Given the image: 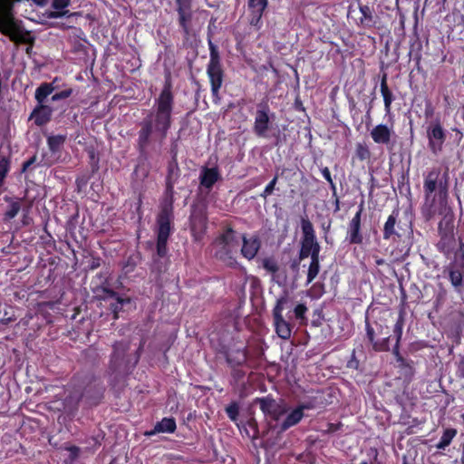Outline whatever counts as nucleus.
Masks as SVG:
<instances>
[{"instance_id":"1","label":"nucleus","mask_w":464,"mask_h":464,"mask_svg":"<svg viewBox=\"0 0 464 464\" xmlns=\"http://www.w3.org/2000/svg\"><path fill=\"white\" fill-rule=\"evenodd\" d=\"M173 97L169 87L166 86L155 102V111L151 112L144 121L139 133V143L145 146L150 136L155 134L164 138L170 126Z\"/></svg>"},{"instance_id":"2","label":"nucleus","mask_w":464,"mask_h":464,"mask_svg":"<svg viewBox=\"0 0 464 464\" xmlns=\"http://www.w3.org/2000/svg\"><path fill=\"white\" fill-rule=\"evenodd\" d=\"M440 177V169H432L424 178V207L430 215L440 213L446 204L447 188Z\"/></svg>"},{"instance_id":"3","label":"nucleus","mask_w":464,"mask_h":464,"mask_svg":"<svg viewBox=\"0 0 464 464\" xmlns=\"http://www.w3.org/2000/svg\"><path fill=\"white\" fill-rule=\"evenodd\" d=\"M218 247L216 256L226 263L227 266H233L237 262L233 254L237 252L239 242L236 233L232 229H227L225 233L215 241Z\"/></svg>"},{"instance_id":"4","label":"nucleus","mask_w":464,"mask_h":464,"mask_svg":"<svg viewBox=\"0 0 464 464\" xmlns=\"http://www.w3.org/2000/svg\"><path fill=\"white\" fill-rule=\"evenodd\" d=\"M172 218V205L166 203L158 217V254L163 256L166 254V244L170 234V221Z\"/></svg>"},{"instance_id":"5","label":"nucleus","mask_w":464,"mask_h":464,"mask_svg":"<svg viewBox=\"0 0 464 464\" xmlns=\"http://www.w3.org/2000/svg\"><path fill=\"white\" fill-rule=\"evenodd\" d=\"M286 297L278 298L276 301V304L273 309V316H274V324L276 328V332L277 335L284 339L287 340L291 337L292 328L290 324L285 321L283 317V310L284 305L286 303Z\"/></svg>"},{"instance_id":"6","label":"nucleus","mask_w":464,"mask_h":464,"mask_svg":"<svg viewBox=\"0 0 464 464\" xmlns=\"http://www.w3.org/2000/svg\"><path fill=\"white\" fill-rule=\"evenodd\" d=\"M208 74L211 82V90L217 95L222 84V71L218 54L211 50L210 61L208 66Z\"/></svg>"},{"instance_id":"7","label":"nucleus","mask_w":464,"mask_h":464,"mask_svg":"<svg viewBox=\"0 0 464 464\" xmlns=\"http://www.w3.org/2000/svg\"><path fill=\"white\" fill-rule=\"evenodd\" d=\"M428 139L430 150L434 154L439 153L445 140V133L440 123L433 124L428 129Z\"/></svg>"},{"instance_id":"8","label":"nucleus","mask_w":464,"mask_h":464,"mask_svg":"<svg viewBox=\"0 0 464 464\" xmlns=\"http://www.w3.org/2000/svg\"><path fill=\"white\" fill-rule=\"evenodd\" d=\"M371 137L377 144L389 145L395 137V131L392 126L378 124L371 130Z\"/></svg>"},{"instance_id":"9","label":"nucleus","mask_w":464,"mask_h":464,"mask_svg":"<svg viewBox=\"0 0 464 464\" xmlns=\"http://www.w3.org/2000/svg\"><path fill=\"white\" fill-rule=\"evenodd\" d=\"M362 204L360 205L358 211L352 218L349 224L348 235L349 241L353 244H361L362 241V237L360 233L361 229V217L362 213Z\"/></svg>"},{"instance_id":"10","label":"nucleus","mask_w":464,"mask_h":464,"mask_svg":"<svg viewBox=\"0 0 464 464\" xmlns=\"http://www.w3.org/2000/svg\"><path fill=\"white\" fill-rule=\"evenodd\" d=\"M242 242H243V245L241 247L242 256L248 260L253 259L256 256V254L260 248V241H259L258 237H254V236L250 237H246V236H243Z\"/></svg>"},{"instance_id":"11","label":"nucleus","mask_w":464,"mask_h":464,"mask_svg":"<svg viewBox=\"0 0 464 464\" xmlns=\"http://www.w3.org/2000/svg\"><path fill=\"white\" fill-rule=\"evenodd\" d=\"M269 116L268 109L264 106L257 110L255 118V131L258 136H264L268 130Z\"/></svg>"},{"instance_id":"12","label":"nucleus","mask_w":464,"mask_h":464,"mask_svg":"<svg viewBox=\"0 0 464 464\" xmlns=\"http://www.w3.org/2000/svg\"><path fill=\"white\" fill-rule=\"evenodd\" d=\"M320 252V246L317 243L315 237H303L300 257L305 258L311 256L312 257H318Z\"/></svg>"},{"instance_id":"13","label":"nucleus","mask_w":464,"mask_h":464,"mask_svg":"<svg viewBox=\"0 0 464 464\" xmlns=\"http://www.w3.org/2000/svg\"><path fill=\"white\" fill-rule=\"evenodd\" d=\"M176 427V421L173 418H163L156 423L153 430L146 431L145 436L150 437L157 433H173Z\"/></svg>"},{"instance_id":"14","label":"nucleus","mask_w":464,"mask_h":464,"mask_svg":"<svg viewBox=\"0 0 464 464\" xmlns=\"http://www.w3.org/2000/svg\"><path fill=\"white\" fill-rule=\"evenodd\" d=\"M52 113L53 110L51 107L40 103V105L34 110L31 118L34 120L37 125L41 126L50 121Z\"/></svg>"},{"instance_id":"15","label":"nucleus","mask_w":464,"mask_h":464,"mask_svg":"<svg viewBox=\"0 0 464 464\" xmlns=\"http://www.w3.org/2000/svg\"><path fill=\"white\" fill-rule=\"evenodd\" d=\"M305 406H300L287 413L285 420L281 424V429L285 430L288 428L297 424L304 416V410Z\"/></svg>"},{"instance_id":"16","label":"nucleus","mask_w":464,"mask_h":464,"mask_svg":"<svg viewBox=\"0 0 464 464\" xmlns=\"http://www.w3.org/2000/svg\"><path fill=\"white\" fill-rule=\"evenodd\" d=\"M17 30V24L9 12L0 14V31L5 34H12Z\"/></svg>"},{"instance_id":"17","label":"nucleus","mask_w":464,"mask_h":464,"mask_svg":"<svg viewBox=\"0 0 464 464\" xmlns=\"http://www.w3.org/2000/svg\"><path fill=\"white\" fill-rule=\"evenodd\" d=\"M219 179L218 170L215 168H205L202 169L200 174V184L210 188Z\"/></svg>"},{"instance_id":"18","label":"nucleus","mask_w":464,"mask_h":464,"mask_svg":"<svg viewBox=\"0 0 464 464\" xmlns=\"http://www.w3.org/2000/svg\"><path fill=\"white\" fill-rule=\"evenodd\" d=\"M207 227L204 215H193L191 218V230L196 240H200Z\"/></svg>"},{"instance_id":"19","label":"nucleus","mask_w":464,"mask_h":464,"mask_svg":"<svg viewBox=\"0 0 464 464\" xmlns=\"http://www.w3.org/2000/svg\"><path fill=\"white\" fill-rule=\"evenodd\" d=\"M179 25L182 27L186 34H189L192 21V9L178 10Z\"/></svg>"},{"instance_id":"20","label":"nucleus","mask_w":464,"mask_h":464,"mask_svg":"<svg viewBox=\"0 0 464 464\" xmlns=\"http://www.w3.org/2000/svg\"><path fill=\"white\" fill-rule=\"evenodd\" d=\"M398 212L390 215L384 224L383 238L386 240L391 239L393 236L397 235L395 225L397 223Z\"/></svg>"},{"instance_id":"21","label":"nucleus","mask_w":464,"mask_h":464,"mask_svg":"<svg viewBox=\"0 0 464 464\" xmlns=\"http://www.w3.org/2000/svg\"><path fill=\"white\" fill-rule=\"evenodd\" d=\"M70 4V0H53V7L56 10L49 14L50 18H59L68 14V10H64Z\"/></svg>"},{"instance_id":"22","label":"nucleus","mask_w":464,"mask_h":464,"mask_svg":"<svg viewBox=\"0 0 464 464\" xmlns=\"http://www.w3.org/2000/svg\"><path fill=\"white\" fill-rule=\"evenodd\" d=\"M110 306L114 314V318L118 317V312L123 307L125 304H130V300L129 298H122L116 295L114 293L110 294Z\"/></svg>"},{"instance_id":"23","label":"nucleus","mask_w":464,"mask_h":464,"mask_svg":"<svg viewBox=\"0 0 464 464\" xmlns=\"http://www.w3.org/2000/svg\"><path fill=\"white\" fill-rule=\"evenodd\" d=\"M53 91L54 87L52 83H43L35 91V99L39 103H43Z\"/></svg>"},{"instance_id":"24","label":"nucleus","mask_w":464,"mask_h":464,"mask_svg":"<svg viewBox=\"0 0 464 464\" xmlns=\"http://www.w3.org/2000/svg\"><path fill=\"white\" fill-rule=\"evenodd\" d=\"M367 336L370 342L372 343L374 350L376 351H387L389 350V338H384L382 342H374V332L370 326L367 327Z\"/></svg>"},{"instance_id":"25","label":"nucleus","mask_w":464,"mask_h":464,"mask_svg":"<svg viewBox=\"0 0 464 464\" xmlns=\"http://www.w3.org/2000/svg\"><path fill=\"white\" fill-rule=\"evenodd\" d=\"M381 92L383 98L385 110L387 111H390L391 104L392 102L393 97L392 92L389 90L385 78L382 79L381 82Z\"/></svg>"},{"instance_id":"26","label":"nucleus","mask_w":464,"mask_h":464,"mask_svg":"<svg viewBox=\"0 0 464 464\" xmlns=\"http://www.w3.org/2000/svg\"><path fill=\"white\" fill-rule=\"evenodd\" d=\"M456 435V430L452 429L446 430L444 433L442 434L439 443L437 444V449L439 450H444L446 447H448L452 439Z\"/></svg>"},{"instance_id":"27","label":"nucleus","mask_w":464,"mask_h":464,"mask_svg":"<svg viewBox=\"0 0 464 464\" xmlns=\"http://www.w3.org/2000/svg\"><path fill=\"white\" fill-rule=\"evenodd\" d=\"M319 270V256L312 257L307 273V284H310L317 276Z\"/></svg>"},{"instance_id":"28","label":"nucleus","mask_w":464,"mask_h":464,"mask_svg":"<svg viewBox=\"0 0 464 464\" xmlns=\"http://www.w3.org/2000/svg\"><path fill=\"white\" fill-rule=\"evenodd\" d=\"M65 141V136L63 135H55V136H50L48 137L47 143L49 146V149L53 152H56L60 150V148L63 146V144Z\"/></svg>"},{"instance_id":"29","label":"nucleus","mask_w":464,"mask_h":464,"mask_svg":"<svg viewBox=\"0 0 464 464\" xmlns=\"http://www.w3.org/2000/svg\"><path fill=\"white\" fill-rule=\"evenodd\" d=\"M251 10V17L249 19V23L251 25L256 27L257 29L261 28V18L263 12L266 8H249Z\"/></svg>"},{"instance_id":"30","label":"nucleus","mask_w":464,"mask_h":464,"mask_svg":"<svg viewBox=\"0 0 464 464\" xmlns=\"http://www.w3.org/2000/svg\"><path fill=\"white\" fill-rule=\"evenodd\" d=\"M402 328H403V322L401 318H399L397 323L394 325L393 333L396 335V343L393 348V353L395 354L399 353V343L402 335Z\"/></svg>"},{"instance_id":"31","label":"nucleus","mask_w":464,"mask_h":464,"mask_svg":"<svg viewBox=\"0 0 464 464\" xmlns=\"http://www.w3.org/2000/svg\"><path fill=\"white\" fill-rule=\"evenodd\" d=\"M21 205L18 201H12L7 208V210L5 214V218L12 219L14 218L20 211Z\"/></svg>"},{"instance_id":"32","label":"nucleus","mask_w":464,"mask_h":464,"mask_svg":"<svg viewBox=\"0 0 464 464\" xmlns=\"http://www.w3.org/2000/svg\"><path fill=\"white\" fill-rule=\"evenodd\" d=\"M355 153L358 159H360L361 160H368L371 156L369 148L362 143H358L356 145Z\"/></svg>"},{"instance_id":"33","label":"nucleus","mask_w":464,"mask_h":464,"mask_svg":"<svg viewBox=\"0 0 464 464\" xmlns=\"http://www.w3.org/2000/svg\"><path fill=\"white\" fill-rule=\"evenodd\" d=\"M303 237H313L314 236V230L312 223L307 218H303L301 221Z\"/></svg>"},{"instance_id":"34","label":"nucleus","mask_w":464,"mask_h":464,"mask_svg":"<svg viewBox=\"0 0 464 464\" xmlns=\"http://www.w3.org/2000/svg\"><path fill=\"white\" fill-rule=\"evenodd\" d=\"M360 12L362 14V17H361L362 24H363L364 25H371V24L372 23V16L371 9L366 5H362V6H360Z\"/></svg>"},{"instance_id":"35","label":"nucleus","mask_w":464,"mask_h":464,"mask_svg":"<svg viewBox=\"0 0 464 464\" xmlns=\"http://www.w3.org/2000/svg\"><path fill=\"white\" fill-rule=\"evenodd\" d=\"M9 171V160L6 158L0 160V186L3 184L4 179Z\"/></svg>"},{"instance_id":"36","label":"nucleus","mask_w":464,"mask_h":464,"mask_svg":"<svg viewBox=\"0 0 464 464\" xmlns=\"http://www.w3.org/2000/svg\"><path fill=\"white\" fill-rule=\"evenodd\" d=\"M263 266L268 272L276 273L278 270V266L274 258L268 257L263 260Z\"/></svg>"},{"instance_id":"37","label":"nucleus","mask_w":464,"mask_h":464,"mask_svg":"<svg viewBox=\"0 0 464 464\" xmlns=\"http://www.w3.org/2000/svg\"><path fill=\"white\" fill-rule=\"evenodd\" d=\"M450 279L454 286H459L462 284V275L459 270H451L450 272Z\"/></svg>"},{"instance_id":"38","label":"nucleus","mask_w":464,"mask_h":464,"mask_svg":"<svg viewBox=\"0 0 464 464\" xmlns=\"http://www.w3.org/2000/svg\"><path fill=\"white\" fill-rule=\"evenodd\" d=\"M306 311H307V307L304 304H297L294 309L295 318L300 321L304 320V318H305L304 315H305Z\"/></svg>"},{"instance_id":"39","label":"nucleus","mask_w":464,"mask_h":464,"mask_svg":"<svg viewBox=\"0 0 464 464\" xmlns=\"http://www.w3.org/2000/svg\"><path fill=\"white\" fill-rule=\"evenodd\" d=\"M124 350H125V348L122 347L121 345H118V344L115 345L114 352H113V354H112V357H111V362L114 364H116L117 362L121 361Z\"/></svg>"},{"instance_id":"40","label":"nucleus","mask_w":464,"mask_h":464,"mask_svg":"<svg viewBox=\"0 0 464 464\" xmlns=\"http://www.w3.org/2000/svg\"><path fill=\"white\" fill-rule=\"evenodd\" d=\"M277 182V177H275L265 188L263 193L261 194L262 197L266 198L267 196L271 195L275 189V186Z\"/></svg>"},{"instance_id":"41","label":"nucleus","mask_w":464,"mask_h":464,"mask_svg":"<svg viewBox=\"0 0 464 464\" xmlns=\"http://www.w3.org/2000/svg\"><path fill=\"white\" fill-rule=\"evenodd\" d=\"M226 411H227V413L228 417L232 420H237V417L238 415V407H237V405L236 403H233L231 405H229L228 407H227Z\"/></svg>"},{"instance_id":"42","label":"nucleus","mask_w":464,"mask_h":464,"mask_svg":"<svg viewBox=\"0 0 464 464\" xmlns=\"http://www.w3.org/2000/svg\"><path fill=\"white\" fill-rule=\"evenodd\" d=\"M267 0H248V8H266Z\"/></svg>"},{"instance_id":"43","label":"nucleus","mask_w":464,"mask_h":464,"mask_svg":"<svg viewBox=\"0 0 464 464\" xmlns=\"http://www.w3.org/2000/svg\"><path fill=\"white\" fill-rule=\"evenodd\" d=\"M71 94H72V90L71 89L64 90V91H62V92H57L54 95H53L52 96V100L53 101H58V100L65 99V98H68Z\"/></svg>"},{"instance_id":"44","label":"nucleus","mask_w":464,"mask_h":464,"mask_svg":"<svg viewBox=\"0 0 464 464\" xmlns=\"http://www.w3.org/2000/svg\"><path fill=\"white\" fill-rule=\"evenodd\" d=\"M192 0H176L177 11L191 8Z\"/></svg>"},{"instance_id":"45","label":"nucleus","mask_w":464,"mask_h":464,"mask_svg":"<svg viewBox=\"0 0 464 464\" xmlns=\"http://www.w3.org/2000/svg\"><path fill=\"white\" fill-rule=\"evenodd\" d=\"M286 413V408L285 406L275 405L274 418L276 420H279L280 417Z\"/></svg>"},{"instance_id":"46","label":"nucleus","mask_w":464,"mask_h":464,"mask_svg":"<svg viewBox=\"0 0 464 464\" xmlns=\"http://www.w3.org/2000/svg\"><path fill=\"white\" fill-rule=\"evenodd\" d=\"M322 173H323L324 177L328 181H332V179H331L330 170L328 169V168H324V169L322 170Z\"/></svg>"},{"instance_id":"47","label":"nucleus","mask_w":464,"mask_h":464,"mask_svg":"<svg viewBox=\"0 0 464 464\" xmlns=\"http://www.w3.org/2000/svg\"><path fill=\"white\" fill-rule=\"evenodd\" d=\"M38 5H44L47 2V0H33Z\"/></svg>"},{"instance_id":"48","label":"nucleus","mask_w":464,"mask_h":464,"mask_svg":"<svg viewBox=\"0 0 464 464\" xmlns=\"http://www.w3.org/2000/svg\"><path fill=\"white\" fill-rule=\"evenodd\" d=\"M261 403H262V405H261L262 410H263L264 411H266V409H267V405H266V401L263 400V401H261Z\"/></svg>"},{"instance_id":"49","label":"nucleus","mask_w":464,"mask_h":464,"mask_svg":"<svg viewBox=\"0 0 464 464\" xmlns=\"http://www.w3.org/2000/svg\"><path fill=\"white\" fill-rule=\"evenodd\" d=\"M31 164H33V160L26 161V162L24 164V169H25L26 168H28Z\"/></svg>"},{"instance_id":"50","label":"nucleus","mask_w":464,"mask_h":464,"mask_svg":"<svg viewBox=\"0 0 464 464\" xmlns=\"http://www.w3.org/2000/svg\"><path fill=\"white\" fill-rule=\"evenodd\" d=\"M402 464H408V463H407V461H406V460H404Z\"/></svg>"}]
</instances>
